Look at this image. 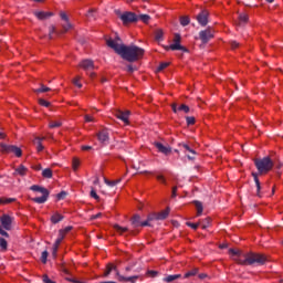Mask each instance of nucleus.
Returning a JSON list of instances; mask_svg holds the SVG:
<instances>
[{"label": "nucleus", "instance_id": "obj_25", "mask_svg": "<svg viewBox=\"0 0 283 283\" xmlns=\"http://www.w3.org/2000/svg\"><path fill=\"white\" fill-rule=\"evenodd\" d=\"M30 189H31V191H38L39 193H45V195L50 193V191H48V189L36 186V185L31 186Z\"/></svg>", "mask_w": 283, "mask_h": 283}, {"label": "nucleus", "instance_id": "obj_21", "mask_svg": "<svg viewBox=\"0 0 283 283\" xmlns=\"http://www.w3.org/2000/svg\"><path fill=\"white\" fill-rule=\"evenodd\" d=\"M50 196V192L42 193L41 197L33 198V202H36L38 205H44V202H48V197Z\"/></svg>", "mask_w": 283, "mask_h": 283}, {"label": "nucleus", "instance_id": "obj_13", "mask_svg": "<svg viewBox=\"0 0 283 283\" xmlns=\"http://www.w3.org/2000/svg\"><path fill=\"white\" fill-rule=\"evenodd\" d=\"M180 147L184 149V153L186 154L188 160H195L196 150H193L189 145L187 144H180Z\"/></svg>", "mask_w": 283, "mask_h": 283}, {"label": "nucleus", "instance_id": "obj_16", "mask_svg": "<svg viewBox=\"0 0 283 283\" xmlns=\"http://www.w3.org/2000/svg\"><path fill=\"white\" fill-rule=\"evenodd\" d=\"M116 117L119 118V120H123L125 125H129V111H117Z\"/></svg>", "mask_w": 283, "mask_h": 283}, {"label": "nucleus", "instance_id": "obj_11", "mask_svg": "<svg viewBox=\"0 0 283 283\" xmlns=\"http://www.w3.org/2000/svg\"><path fill=\"white\" fill-rule=\"evenodd\" d=\"M155 147L158 149L159 154H164V156H169V154H171V148L169 145H164L160 142H156Z\"/></svg>", "mask_w": 283, "mask_h": 283}, {"label": "nucleus", "instance_id": "obj_61", "mask_svg": "<svg viewBox=\"0 0 283 283\" xmlns=\"http://www.w3.org/2000/svg\"><path fill=\"white\" fill-rule=\"evenodd\" d=\"M239 43L237 41H232L231 42V49L235 50V48H238Z\"/></svg>", "mask_w": 283, "mask_h": 283}, {"label": "nucleus", "instance_id": "obj_44", "mask_svg": "<svg viewBox=\"0 0 283 283\" xmlns=\"http://www.w3.org/2000/svg\"><path fill=\"white\" fill-rule=\"evenodd\" d=\"M166 67H169V63L163 62L161 64H159L157 71L163 72V70H166Z\"/></svg>", "mask_w": 283, "mask_h": 283}, {"label": "nucleus", "instance_id": "obj_62", "mask_svg": "<svg viewBox=\"0 0 283 283\" xmlns=\"http://www.w3.org/2000/svg\"><path fill=\"white\" fill-rule=\"evenodd\" d=\"M82 149H83L84 151H87V150L92 149V146H82Z\"/></svg>", "mask_w": 283, "mask_h": 283}, {"label": "nucleus", "instance_id": "obj_60", "mask_svg": "<svg viewBox=\"0 0 283 283\" xmlns=\"http://www.w3.org/2000/svg\"><path fill=\"white\" fill-rule=\"evenodd\" d=\"M43 282L44 283H54L52 280H50V277H48V275L43 276Z\"/></svg>", "mask_w": 283, "mask_h": 283}, {"label": "nucleus", "instance_id": "obj_20", "mask_svg": "<svg viewBox=\"0 0 283 283\" xmlns=\"http://www.w3.org/2000/svg\"><path fill=\"white\" fill-rule=\"evenodd\" d=\"M43 140H45V137H35L33 140V145H35L38 151H43L45 147H43Z\"/></svg>", "mask_w": 283, "mask_h": 283}, {"label": "nucleus", "instance_id": "obj_54", "mask_svg": "<svg viewBox=\"0 0 283 283\" xmlns=\"http://www.w3.org/2000/svg\"><path fill=\"white\" fill-rule=\"evenodd\" d=\"M65 196H67V192L62 191L57 195V200H63V198H65Z\"/></svg>", "mask_w": 283, "mask_h": 283}, {"label": "nucleus", "instance_id": "obj_59", "mask_svg": "<svg viewBox=\"0 0 283 283\" xmlns=\"http://www.w3.org/2000/svg\"><path fill=\"white\" fill-rule=\"evenodd\" d=\"M60 231H63V233L65 235V234L70 233V231H72V227H66V228H64V229H62Z\"/></svg>", "mask_w": 283, "mask_h": 283}, {"label": "nucleus", "instance_id": "obj_4", "mask_svg": "<svg viewBox=\"0 0 283 283\" xmlns=\"http://www.w3.org/2000/svg\"><path fill=\"white\" fill-rule=\"evenodd\" d=\"M0 147L4 154H14L17 158H21V156H23V151L14 145L1 144Z\"/></svg>", "mask_w": 283, "mask_h": 283}, {"label": "nucleus", "instance_id": "obj_2", "mask_svg": "<svg viewBox=\"0 0 283 283\" xmlns=\"http://www.w3.org/2000/svg\"><path fill=\"white\" fill-rule=\"evenodd\" d=\"M229 253L232 260H234V262H238L239 264H250V265L256 264L258 266H261L266 262V256H264L263 254H258V253L244 254L242 253V251L235 250V249H230Z\"/></svg>", "mask_w": 283, "mask_h": 283}, {"label": "nucleus", "instance_id": "obj_53", "mask_svg": "<svg viewBox=\"0 0 283 283\" xmlns=\"http://www.w3.org/2000/svg\"><path fill=\"white\" fill-rule=\"evenodd\" d=\"M85 123H94V117L90 116V115H85Z\"/></svg>", "mask_w": 283, "mask_h": 283}, {"label": "nucleus", "instance_id": "obj_14", "mask_svg": "<svg viewBox=\"0 0 283 283\" xmlns=\"http://www.w3.org/2000/svg\"><path fill=\"white\" fill-rule=\"evenodd\" d=\"M63 240H65V233L63 231H60L59 237H57L55 243L53 244V258H56V253L59 251V245L63 242Z\"/></svg>", "mask_w": 283, "mask_h": 283}, {"label": "nucleus", "instance_id": "obj_35", "mask_svg": "<svg viewBox=\"0 0 283 283\" xmlns=\"http://www.w3.org/2000/svg\"><path fill=\"white\" fill-rule=\"evenodd\" d=\"M81 165V161H78V159L74 158L72 161V168L74 171H77L78 167Z\"/></svg>", "mask_w": 283, "mask_h": 283}, {"label": "nucleus", "instance_id": "obj_31", "mask_svg": "<svg viewBox=\"0 0 283 283\" xmlns=\"http://www.w3.org/2000/svg\"><path fill=\"white\" fill-rule=\"evenodd\" d=\"M137 18H138V21H143V23H149V19H151L147 14H139V15H137Z\"/></svg>", "mask_w": 283, "mask_h": 283}, {"label": "nucleus", "instance_id": "obj_15", "mask_svg": "<svg viewBox=\"0 0 283 283\" xmlns=\"http://www.w3.org/2000/svg\"><path fill=\"white\" fill-rule=\"evenodd\" d=\"M197 21L199 25H207L209 23V12L202 11L197 15Z\"/></svg>", "mask_w": 283, "mask_h": 283}, {"label": "nucleus", "instance_id": "obj_52", "mask_svg": "<svg viewBox=\"0 0 283 283\" xmlns=\"http://www.w3.org/2000/svg\"><path fill=\"white\" fill-rule=\"evenodd\" d=\"M186 120H187L188 125H193V123H196V118L195 117H187Z\"/></svg>", "mask_w": 283, "mask_h": 283}, {"label": "nucleus", "instance_id": "obj_3", "mask_svg": "<svg viewBox=\"0 0 283 283\" xmlns=\"http://www.w3.org/2000/svg\"><path fill=\"white\" fill-rule=\"evenodd\" d=\"M254 165L259 174H269V171L273 169V160L271 159V157L255 159Z\"/></svg>", "mask_w": 283, "mask_h": 283}, {"label": "nucleus", "instance_id": "obj_34", "mask_svg": "<svg viewBox=\"0 0 283 283\" xmlns=\"http://www.w3.org/2000/svg\"><path fill=\"white\" fill-rule=\"evenodd\" d=\"M252 176L254 178V182L256 185V189H258V191H260L261 186H260V179L258 178V172H252Z\"/></svg>", "mask_w": 283, "mask_h": 283}, {"label": "nucleus", "instance_id": "obj_5", "mask_svg": "<svg viewBox=\"0 0 283 283\" xmlns=\"http://www.w3.org/2000/svg\"><path fill=\"white\" fill-rule=\"evenodd\" d=\"M151 220H154V217L149 216L146 221H140V216L135 214L132 224L133 227H151Z\"/></svg>", "mask_w": 283, "mask_h": 283}, {"label": "nucleus", "instance_id": "obj_27", "mask_svg": "<svg viewBox=\"0 0 283 283\" xmlns=\"http://www.w3.org/2000/svg\"><path fill=\"white\" fill-rule=\"evenodd\" d=\"M249 21V15L247 13L239 14V25H244Z\"/></svg>", "mask_w": 283, "mask_h": 283}, {"label": "nucleus", "instance_id": "obj_18", "mask_svg": "<svg viewBox=\"0 0 283 283\" xmlns=\"http://www.w3.org/2000/svg\"><path fill=\"white\" fill-rule=\"evenodd\" d=\"M97 139L99 140V143H102L103 145H105L106 143L109 142V133H107V130H101L97 134Z\"/></svg>", "mask_w": 283, "mask_h": 283}, {"label": "nucleus", "instance_id": "obj_50", "mask_svg": "<svg viewBox=\"0 0 283 283\" xmlns=\"http://www.w3.org/2000/svg\"><path fill=\"white\" fill-rule=\"evenodd\" d=\"M91 198H94V200H99L101 197L96 193V190H91Z\"/></svg>", "mask_w": 283, "mask_h": 283}, {"label": "nucleus", "instance_id": "obj_58", "mask_svg": "<svg viewBox=\"0 0 283 283\" xmlns=\"http://www.w3.org/2000/svg\"><path fill=\"white\" fill-rule=\"evenodd\" d=\"M103 217V213H97V214H93L92 217H91V220H98V218H102Z\"/></svg>", "mask_w": 283, "mask_h": 283}, {"label": "nucleus", "instance_id": "obj_64", "mask_svg": "<svg viewBox=\"0 0 283 283\" xmlns=\"http://www.w3.org/2000/svg\"><path fill=\"white\" fill-rule=\"evenodd\" d=\"M177 189H178L177 187H174V188H172V198H176V191H177Z\"/></svg>", "mask_w": 283, "mask_h": 283}, {"label": "nucleus", "instance_id": "obj_47", "mask_svg": "<svg viewBox=\"0 0 283 283\" xmlns=\"http://www.w3.org/2000/svg\"><path fill=\"white\" fill-rule=\"evenodd\" d=\"M0 235L3 238H10V234L0 226Z\"/></svg>", "mask_w": 283, "mask_h": 283}, {"label": "nucleus", "instance_id": "obj_39", "mask_svg": "<svg viewBox=\"0 0 283 283\" xmlns=\"http://www.w3.org/2000/svg\"><path fill=\"white\" fill-rule=\"evenodd\" d=\"M10 202H14V198H7V199L0 198V205H10Z\"/></svg>", "mask_w": 283, "mask_h": 283}, {"label": "nucleus", "instance_id": "obj_19", "mask_svg": "<svg viewBox=\"0 0 283 283\" xmlns=\"http://www.w3.org/2000/svg\"><path fill=\"white\" fill-rule=\"evenodd\" d=\"M172 112L178 114V112H185V114H189V106L181 104L179 107L176 104H172Z\"/></svg>", "mask_w": 283, "mask_h": 283}, {"label": "nucleus", "instance_id": "obj_49", "mask_svg": "<svg viewBox=\"0 0 283 283\" xmlns=\"http://www.w3.org/2000/svg\"><path fill=\"white\" fill-rule=\"evenodd\" d=\"M39 103H40V105H42V107H50V102H48L45 99H40Z\"/></svg>", "mask_w": 283, "mask_h": 283}, {"label": "nucleus", "instance_id": "obj_40", "mask_svg": "<svg viewBox=\"0 0 283 283\" xmlns=\"http://www.w3.org/2000/svg\"><path fill=\"white\" fill-rule=\"evenodd\" d=\"M105 185H107L108 187H116V185H118V182H120V180L117 181H111L107 179H104Z\"/></svg>", "mask_w": 283, "mask_h": 283}, {"label": "nucleus", "instance_id": "obj_55", "mask_svg": "<svg viewBox=\"0 0 283 283\" xmlns=\"http://www.w3.org/2000/svg\"><path fill=\"white\" fill-rule=\"evenodd\" d=\"M174 280H176L174 275H168L164 279V282H174Z\"/></svg>", "mask_w": 283, "mask_h": 283}, {"label": "nucleus", "instance_id": "obj_26", "mask_svg": "<svg viewBox=\"0 0 283 283\" xmlns=\"http://www.w3.org/2000/svg\"><path fill=\"white\" fill-rule=\"evenodd\" d=\"M61 220H63V216H61L59 212H55L52 217H51V222L53 224H59V222H61Z\"/></svg>", "mask_w": 283, "mask_h": 283}, {"label": "nucleus", "instance_id": "obj_33", "mask_svg": "<svg viewBox=\"0 0 283 283\" xmlns=\"http://www.w3.org/2000/svg\"><path fill=\"white\" fill-rule=\"evenodd\" d=\"M42 176H43L44 178H52V169H50V168L44 169V170L42 171Z\"/></svg>", "mask_w": 283, "mask_h": 283}, {"label": "nucleus", "instance_id": "obj_37", "mask_svg": "<svg viewBox=\"0 0 283 283\" xmlns=\"http://www.w3.org/2000/svg\"><path fill=\"white\" fill-rule=\"evenodd\" d=\"M163 36H164L163 30H157L155 33L156 41H163Z\"/></svg>", "mask_w": 283, "mask_h": 283}, {"label": "nucleus", "instance_id": "obj_24", "mask_svg": "<svg viewBox=\"0 0 283 283\" xmlns=\"http://www.w3.org/2000/svg\"><path fill=\"white\" fill-rule=\"evenodd\" d=\"M136 280H138V275H134V276H118V281L119 282H130V283H136Z\"/></svg>", "mask_w": 283, "mask_h": 283}, {"label": "nucleus", "instance_id": "obj_29", "mask_svg": "<svg viewBox=\"0 0 283 283\" xmlns=\"http://www.w3.org/2000/svg\"><path fill=\"white\" fill-rule=\"evenodd\" d=\"M115 231H117V233H120V235H123V233H126V231H128L127 227H120L118 224L114 226Z\"/></svg>", "mask_w": 283, "mask_h": 283}, {"label": "nucleus", "instance_id": "obj_17", "mask_svg": "<svg viewBox=\"0 0 283 283\" xmlns=\"http://www.w3.org/2000/svg\"><path fill=\"white\" fill-rule=\"evenodd\" d=\"M80 67L84 69L85 72H91V70H94V62L92 60H83L80 63Z\"/></svg>", "mask_w": 283, "mask_h": 283}, {"label": "nucleus", "instance_id": "obj_36", "mask_svg": "<svg viewBox=\"0 0 283 283\" xmlns=\"http://www.w3.org/2000/svg\"><path fill=\"white\" fill-rule=\"evenodd\" d=\"M50 87H46V86H44V85H41V87L40 88H36L35 90V94H41V93H43V92H50Z\"/></svg>", "mask_w": 283, "mask_h": 283}, {"label": "nucleus", "instance_id": "obj_7", "mask_svg": "<svg viewBox=\"0 0 283 283\" xmlns=\"http://www.w3.org/2000/svg\"><path fill=\"white\" fill-rule=\"evenodd\" d=\"M60 19L63 21L62 28H63L64 32H70V30H72L74 28V24H72V22H70V17H67V13H65L64 11L60 12Z\"/></svg>", "mask_w": 283, "mask_h": 283}, {"label": "nucleus", "instance_id": "obj_56", "mask_svg": "<svg viewBox=\"0 0 283 283\" xmlns=\"http://www.w3.org/2000/svg\"><path fill=\"white\" fill-rule=\"evenodd\" d=\"M157 180H159V182H161L163 185H166V180L165 177H163V175H157Z\"/></svg>", "mask_w": 283, "mask_h": 283}, {"label": "nucleus", "instance_id": "obj_41", "mask_svg": "<svg viewBox=\"0 0 283 283\" xmlns=\"http://www.w3.org/2000/svg\"><path fill=\"white\" fill-rule=\"evenodd\" d=\"M112 271H116V265L108 264L105 275H109L112 273Z\"/></svg>", "mask_w": 283, "mask_h": 283}, {"label": "nucleus", "instance_id": "obj_8", "mask_svg": "<svg viewBox=\"0 0 283 283\" xmlns=\"http://www.w3.org/2000/svg\"><path fill=\"white\" fill-rule=\"evenodd\" d=\"M199 39L202 41V43H209V41L213 39V29L208 28L203 31H200Z\"/></svg>", "mask_w": 283, "mask_h": 283}, {"label": "nucleus", "instance_id": "obj_43", "mask_svg": "<svg viewBox=\"0 0 283 283\" xmlns=\"http://www.w3.org/2000/svg\"><path fill=\"white\" fill-rule=\"evenodd\" d=\"M193 275H198V269L191 270L185 274V277H191Z\"/></svg>", "mask_w": 283, "mask_h": 283}, {"label": "nucleus", "instance_id": "obj_22", "mask_svg": "<svg viewBox=\"0 0 283 283\" xmlns=\"http://www.w3.org/2000/svg\"><path fill=\"white\" fill-rule=\"evenodd\" d=\"M167 216H169V209L164 210L158 214H150V217H153V220H165Z\"/></svg>", "mask_w": 283, "mask_h": 283}, {"label": "nucleus", "instance_id": "obj_57", "mask_svg": "<svg viewBox=\"0 0 283 283\" xmlns=\"http://www.w3.org/2000/svg\"><path fill=\"white\" fill-rule=\"evenodd\" d=\"M86 17L88 19H92L94 17V9H90L88 12L86 13Z\"/></svg>", "mask_w": 283, "mask_h": 283}, {"label": "nucleus", "instance_id": "obj_38", "mask_svg": "<svg viewBox=\"0 0 283 283\" xmlns=\"http://www.w3.org/2000/svg\"><path fill=\"white\" fill-rule=\"evenodd\" d=\"M189 23H190V20H189V17H181L180 18V24L181 25H189Z\"/></svg>", "mask_w": 283, "mask_h": 283}, {"label": "nucleus", "instance_id": "obj_28", "mask_svg": "<svg viewBox=\"0 0 283 283\" xmlns=\"http://www.w3.org/2000/svg\"><path fill=\"white\" fill-rule=\"evenodd\" d=\"M193 205L197 209V216H202V211H203L202 202L193 201Z\"/></svg>", "mask_w": 283, "mask_h": 283}, {"label": "nucleus", "instance_id": "obj_12", "mask_svg": "<svg viewBox=\"0 0 283 283\" xmlns=\"http://www.w3.org/2000/svg\"><path fill=\"white\" fill-rule=\"evenodd\" d=\"M34 17H36L39 21H46V19L54 17V13L52 11H34Z\"/></svg>", "mask_w": 283, "mask_h": 283}, {"label": "nucleus", "instance_id": "obj_63", "mask_svg": "<svg viewBox=\"0 0 283 283\" xmlns=\"http://www.w3.org/2000/svg\"><path fill=\"white\" fill-rule=\"evenodd\" d=\"M134 70H135L134 66H132V65L127 66V72H134Z\"/></svg>", "mask_w": 283, "mask_h": 283}, {"label": "nucleus", "instance_id": "obj_32", "mask_svg": "<svg viewBox=\"0 0 283 283\" xmlns=\"http://www.w3.org/2000/svg\"><path fill=\"white\" fill-rule=\"evenodd\" d=\"M63 125V122L56 120V122H50L49 127L51 129H54L55 127H61Z\"/></svg>", "mask_w": 283, "mask_h": 283}, {"label": "nucleus", "instance_id": "obj_45", "mask_svg": "<svg viewBox=\"0 0 283 283\" xmlns=\"http://www.w3.org/2000/svg\"><path fill=\"white\" fill-rule=\"evenodd\" d=\"M186 224L187 227H190V229H193L195 231L196 229H198V227H200V223L187 222Z\"/></svg>", "mask_w": 283, "mask_h": 283}, {"label": "nucleus", "instance_id": "obj_6", "mask_svg": "<svg viewBox=\"0 0 283 283\" xmlns=\"http://www.w3.org/2000/svg\"><path fill=\"white\" fill-rule=\"evenodd\" d=\"M119 19L123 21L124 25H127V23L138 21V15H136L134 12H124L119 15Z\"/></svg>", "mask_w": 283, "mask_h": 283}, {"label": "nucleus", "instance_id": "obj_1", "mask_svg": "<svg viewBox=\"0 0 283 283\" xmlns=\"http://www.w3.org/2000/svg\"><path fill=\"white\" fill-rule=\"evenodd\" d=\"M106 45H108V48H111L112 50H114V52H116V54H119V56H122V59H124L125 61H129V63H134V61H138V59H140L143 56V54H145V50H143L139 46L136 45H125L123 44V42H120V39H108L106 40Z\"/></svg>", "mask_w": 283, "mask_h": 283}, {"label": "nucleus", "instance_id": "obj_9", "mask_svg": "<svg viewBox=\"0 0 283 283\" xmlns=\"http://www.w3.org/2000/svg\"><path fill=\"white\" fill-rule=\"evenodd\" d=\"M180 34L176 33L174 38V43L168 46L169 50H180L181 52H187V49L180 44Z\"/></svg>", "mask_w": 283, "mask_h": 283}, {"label": "nucleus", "instance_id": "obj_10", "mask_svg": "<svg viewBox=\"0 0 283 283\" xmlns=\"http://www.w3.org/2000/svg\"><path fill=\"white\" fill-rule=\"evenodd\" d=\"M0 227H2L6 231H10L12 229V217L9 214H3L0 217Z\"/></svg>", "mask_w": 283, "mask_h": 283}, {"label": "nucleus", "instance_id": "obj_46", "mask_svg": "<svg viewBox=\"0 0 283 283\" xmlns=\"http://www.w3.org/2000/svg\"><path fill=\"white\" fill-rule=\"evenodd\" d=\"M41 260H42L43 264H45V262H48V251L42 252Z\"/></svg>", "mask_w": 283, "mask_h": 283}, {"label": "nucleus", "instance_id": "obj_51", "mask_svg": "<svg viewBox=\"0 0 283 283\" xmlns=\"http://www.w3.org/2000/svg\"><path fill=\"white\" fill-rule=\"evenodd\" d=\"M54 32H56V28L50 27V29H49V39H52V34H54Z\"/></svg>", "mask_w": 283, "mask_h": 283}, {"label": "nucleus", "instance_id": "obj_23", "mask_svg": "<svg viewBox=\"0 0 283 283\" xmlns=\"http://www.w3.org/2000/svg\"><path fill=\"white\" fill-rule=\"evenodd\" d=\"M28 174V169L25 166L21 165L18 168H15L14 175L15 176H25Z\"/></svg>", "mask_w": 283, "mask_h": 283}, {"label": "nucleus", "instance_id": "obj_42", "mask_svg": "<svg viewBox=\"0 0 283 283\" xmlns=\"http://www.w3.org/2000/svg\"><path fill=\"white\" fill-rule=\"evenodd\" d=\"M211 223V219L209 218H206L202 223H201V227L202 229H208L209 224Z\"/></svg>", "mask_w": 283, "mask_h": 283}, {"label": "nucleus", "instance_id": "obj_48", "mask_svg": "<svg viewBox=\"0 0 283 283\" xmlns=\"http://www.w3.org/2000/svg\"><path fill=\"white\" fill-rule=\"evenodd\" d=\"M81 77H76L73 80V84L76 86V87H83V84H81Z\"/></svg>", "mask_w": 283, "mask_h": 283}, {"label": "nucleus", "instance_id": "obj_30", "mask_svg": "<svg viewBox=\"0 0 283 283\" xmlns=\"http://www.w3.org/2000/svg\"><path fill=\"white\" fill-rule=\"evenodd\" d=\"M0 249L1 251H8V241L3 238H0Z\"/></svg>", "mask_w": 283, "mask_h": 283}]
</instances>
